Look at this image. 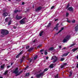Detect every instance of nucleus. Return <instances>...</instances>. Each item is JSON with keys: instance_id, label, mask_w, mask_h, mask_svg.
Masks as SVG:
<instances>
[{"instance_id": "f257e3e1", "label": "nucleus", "mask_w": 78, "mask_h": 78, "mask_svg": "<svg viewBox=\"0 0 78 78\" xmlns=\"http://www.w3.org/2000/svg\"><path fill=\"white\" fill-rule=\"evenodd\" d=\"M1 33L3 35H5L9 34V31L6 30L2 29Z\"/></svg>"}, {"instance_id": "f03ea898", "label": "nucleus", "mask_w": 78, "mask_h": 78, "mask_svg": "<svg viewBox=\"0 0 78 78\" xmlns=\"http://www.w3.org/2000/svg\"><path fill=\"white\" fill-rule=\"evenodd\" d=\"M70 38V36L69 35H67L64 38L62 42L63 43H66V42H67V41H69Z\"/></svg>"}, {"instance_id": "7ed1b4c3", "label": "nucleus", "mask_w": 78, "mask_h": 78, "mask_svg": "<svg viewBox=\"0 0 78 78\" xmlns=\"http://www.w3.org/2000/svg\"><path fill=\"white\" fill-rule=\"evenodd\" d=\"M52 59H54L53 61V63H55L58 60V58L55 56H53L51 57V60H52Z\"/></svg>"}, {"instance_id": "20e7f679", "label": "nucleus", "mask_w": 78, "mask_h": 78, "mask_svg": "<svg viewBox=\"0 0 78 78\" xmlns=\"http://www.w3.org/2000/svg\"><path fill=\"white\" fill-rule=\"evenodd\" d=\"M25 19H26V18H24L23 19L21 20L20 21V23L21 24L23 25V24H25Z\"/></svg>"}, {"instance_id": "39448f33", "label": "nucleus", "mask_w": 78, "mask_h": 78, "mask_svg": "<svg viewBox=\"0 0 78 78\" xmlns=\"http://www.w3.org/2000/svg\"><path fill=\"white\" fill-rule=\"evenodd\" d=\"M44 75V72H42L40 74H37L36 76L37 78H39L40 76H43Z\"/></svg>"}, {"instance_id": "423d86ee", "label": "nucleus", "mask_w": 78, "mask_h": 78, "mask_svg": "<svg viewBox=\"0 0 78 78\" xmlns=\"http://www.w3.org/2000/svg\"><path fill=\"white\" fill-rule=\"evenodd\" d=\"M18 73H19L18 68H16L15 70L12 72L13 73H15V74H17Z\"/></svg>"}, {"instance_id": "0eeeda50", "label": "nucleus", "mask_w": 78, "mask_h": 78, "mask_svg": "<svg viewBox=\"0 0 78 78\" xmlns=\"http://www.w3.org/2000/svg\"><path fill=\"white\" fill-rule=\"evenodd\" d=\"M41 9H42V7L41 6L38 7L35 9V11L36 12H39L41 10Z\"/></svg>"}, {"instance_id": "6e6552de", "label": "nucleus", "mask_w": 78, "mask_h": 78, "mask_svg": "<svg viewBox=\"0 0 78 78\" xmlns=\"http://www.w3.org/2000/svg\"><path fill=\"white\" fill-rule=\"evenodd\" d=\"M68 10L69 11H71V12H73V8L72 7H69L68 9Z\"/></svg>"}, {"instance_id": "1a4fd4ad", "label": "nucleus", "mask_w": 78, "mask_h": 78, "mask_svg": "<svg viewBox=\"0 0 78 78\" xmlns=\"http://www.w3.org/2000/svg\"><path fill=\"white\" fill-rule=\"evenodd\" d=\"M22 19V16H18V15H17L16 17V20H20Z\"/></svg>"}, {"instance_id": "9d476101", "label": "nucleus", "mask_w": 78, "mask_h": 78, "mask_svg": "<svg viewBox=\"0 0 78 78\" xmlns=\"http://www.w3.org/2000/svg\"><path fill=\"white\" fill-rule=\"evenodd\" d=\"M64 27L62 28L61 30H60L58 33H56V34H58V33H61V32L62 31V30H64Z\"/></svg>"}, {"instance_id": "9b49d317", "label": "nucleus", "mask_w": 78, "mask_h": 78, "mask_svg": "<svg viewBox=\"0 0 78 78\" xmlns=\"http://www.w3.org/2000/svg\"><path fill=\"white\" fill-rule=\"evenodd\" d=\"M5 64H3L1 65L0 67L1 69H3L5 68Z\"/></svg>"}, {"instance_id": "f8f14e48", "label": "nucleus", "mask_w": 78, "mask_h": 78, "mask_svg": "<svg viewBox=\"0 0 78 78\" xmlns=\"http://www.w3.org/2000/svg\"><path fill=\"white\" fill-rule=\"evenodd\" d=\"M8 15V13H7V12H6L4 13L3 14V16H4V17H6Z\"/></svg>"}, {"instance_id": "ddd939ff", "label": "nucleus", "mask_w": 78, "mask_h": 78, "mask_svg": "<svg viewBox=\"0 0 78 78\" xmlns=\"http://www.w3.org/2000/svg\"><path fill=\"white\" fill-rule=\"evenodd\" d=\"M75 31L77 32L78 31V24L75 27Z\"/></svg>"}, {"instance_id": "4468645a", "label": "nucleus", "mask_w": 78, "mask_h": 78, "mask_svg": "<svg viewBox=\"0 0 78 78\" xmlns=\"http://www.w3.org/2000/svg\"><path fill=\"white\" fill-rule=\"evenodd\" d=\"M78 49V47L76 48H74V49H72V51L73 52H74V51H76Z\"/></svg>"}, {"instance_id": "2eb2a0df", "label": "nucleus", "mask_w": 78, "mask_h": 78, "mask_svg": "<svg viewBox=\"0 0 78 78\" xmlns=\"http://www.w3.org/2000/svg\"><path fill=\"white\" fill-rule=\"evenodd\" d=\"M69 52H68L67 53H65V54H63L62 55V57H63V56H67V55H69Z\"/></svg>"}, {"instance_id": "dca6fc26", "label": "nucleus", "mask_w": 78, "mask_h": 78, "mask_svg": "<svg viewBox=\"0 0 78 78\" xmlns=\"http://www.w3.org/2000/svg\"><path fill=\"white\" fill-rule=\"evenodd\" d=\"M22 72H23V71H20V72H19V73H18L17 74H16V76H18V75H20V74H21V73H22Z\"/></svg>"}, {"instance_id": "f3484780", "label": "nucleus", "mask_w": 78, "mask_h": 78, "mask_svg": "<svg viewBox=\"0 0 78 78\" xmlns=\"http://www.w3.org/2000/svg\"><path fill=\"white\" fill-rule=\"evenodd\" d=\"M53 65L54 64H51L50 66L49 67L50 68H51V69H52L53 67H54Z\"/></svg>"}, {"instance_id": "a211bd4d", "label": "nucleus", "mask_w": 78, "mask_h": 78, "mask_svg": "<svg viewBox=\"0 0 78 78\" xmlns=\"http://www.w3.org/2000/svg\"><path fill=\"white\" fill-rule=\"evenodd\" d=\"M34 48H30L28 50V51H32L33 50V49Z\"/></svg>"}, {"instance_id": "6ab92c4d", "label": "nucleus", "mask_w": 78, "mask_h": 78, "mask_svg": "<svg viewBox=\"0 0 78 78\" xmlns=\"http://www.w3.org/2000/svg\"><path fill=\"white\" fill-rule=\"evenodd\" d=\"M8 73V70H7L5 71V72L4 73V75H6L7 74V73Z\"/></svg>"}, {"instance_id": "aec40b11", "label": "nucleus", "mask_w": 78, "mask_h": 78, "mask_svg": "<svg viewBox=\"0 0 78 78\" xmlns=\"http://www.w3.org/2000/svg\"><path fill=\"white\" fill-rule=\"evenodd\" d=\"M25 57L24 56L22 57V59H21V62H23V60H24V59H25Z\"/></svg>"}, {"instance_id": "412c9836", "label": "nucleus", "mask_w": 78, "mask_h": 78, "mask_svg": "<svg viewBox=\"0 0 78 78\" xmlns=\"http://www.w3.org/2000/svg\"><path fill=\"white\" fill-rule=\"evenodd\" d=\"M73 73V72H72V71H70L69 72L70 74L69 75V76H71L72 75V73Z\"/></svg>"}, {"instance_id": "4be33fe9", "label": "nucleus", "mask_w": 78, "mask_h": 78, "mask_svg": "<svg viewBox=\"0 0 78 78\" xmlns=\"http://www.w3.org/2000/svg\"><path fill=\"white\" fill-rule=\"evenodd\" d=\"M44 33V31H42L41 33H40V36H42V34Z\"/></svg>"}, {"instance_id": "5701e85b", "label": "nucleus", "mask_w": 78, "mask_h": 78, "mask_svg": "<svg viewBox=\"0 0 78 78\" xmlns=\"http://www.w3.org/2000/svg\"><path fill=\"white\" fill-rule=\"evenodd\" d=\"M55 78H60V77L58 76V74H57L55 76Z\"/></svg>"}, {"instance_id": "b1692460", "label": "nucleus", "mask_w": 78, "mask_h": 78, "mask_svg": "<svg viewBox=\"0 0 78 78\" xmlns=\"http://www.w3.org/2000/svg\"><path fill=\"white\" fill-rule=\"evenodd\" d=\"M49 50H50L51 51H52L53 50V48H51L49 49Z\"/></svg>"}, {"instance_id": "393cba45", "label": "nucleus", "mask_w": 78, "mask_h": 78, "mask_svg": "<svg viewBox=\"0 0 78 78\" xmlns=\"http://www.w3.org/2000/svg\"><path fill=\"white\" fill-rule=\"evenodd\" d=\"M54 29H55L56 30H58V27L56 26L55 27H54Z\"/></svg>"}, {"instance_id": "a878e982", "label": "nucleus", "mask_w": 78, "mask_h": 78, "mask_svg": "<svg viewBox=\"0 0 78 78\" xmlns=\"http://www.w3.org/2000/svg\"><path fill=\"white\" fill-rule=\"evenodd\" d=\"M23 50L22 51H21L20 53L19 54L20 55H22V53H23Z\"/></svg>"}, {"instance_id": "bb28decb", "label": "nucleus", "mask_w": 78, "mask_h": 78, "mask_svg": "<svg viewBox=\"0 0 78 78\" xmlns=\"http://www.w3.org/2000/svg\"><path fill=\"white\" fill-rule=\"evenodd\" d=\"M75 44H76V43H73V44H71L70 46V47H72L73 46L75 45Z\"/></svg>"}, {"instance_id": "cd10ccee", "label": "nucleus", "mask_w": 78, "mask_h": 78, "mask_svg": "<svg viewBox=\"0 0 78 78\" xmlns=\"http://www.w3.org/2000/svg\"><path fill=\"white\" fill-rule=\"evenodd\" d=\"M48 68L45 69H44V71H43V72H44V73L45 72H46V71H47V70H48Z\"/></svg>"}, {"instance_id": "c85d7f7f", "label": "nucleus", "mask_w": 78, "mask_h": 78, "mask_svg": "<svg viewBox=\"0 0 78 78\" xmlns=\"http://www.w3.org/2000/svg\"><path fill=\"white\" fill-rule=\"evenodd\" d=\"M17 12H19V10H16L14 11V12H15V13H17Z\"/></svg>"}, {"instance_id": "c756f323", "label": "nucleus", "mask_w": 78, "mask_h": 78, "mask_svg": "<svg viewBox=\"0 0 78 78\" xmlns=\"http://www.w3.org/2000/svg\"><path fill=\"white\" fill-rule=\"evenodd\" d=\"M51 25V23H49L48 25H47V27H49Z\"/></svg>"}, {"instance_id": "7c9ffc66", "label": "nucleus", "mask_w": 78, "mask_h": 78, "mask_svg": "<svg viewBox=\"0 0 78 78\" xmlns=\"http://www.w3.org/2000/svg\"><path fill=\"white\" fill-rule=\"evenodd\" d=\"M5 22H8V18H7L5 20Z\"/></svg>"}, {"instance_id": "2f4dec72", "label": "nucleus", "mask_w": 78, "mask_h": 78, "mask_svg": "<svg viewBox=\"0 0 78 78\" xmlns=\"http://www.w3.org/2000/svg\"><path fill=\"white\" fill-rule=\"evenodd\" d=\"M37 55H36L34 57V59H37Z\"/></svg>"}, {"instance_id": "473e14b6", "label": "nucleus", "mask_w": 78, "mask_h": 78, "mask_svg": "<svg viewBox=\"0 0 78 78\" xmlns=\"http://www.w3.org/2000/svg\"><path fill=\"white\" fill-rule=\"evenodd\" d=\"M29 74H30L29 73H27L26 74V76H29Z\"/></svg>"}, {"instance_id": "72a5a7b5", "label": "nucleus", "mask_w": 78, "mask_h": 78, "mask_svg": "<svg viewBox=\"0 0 78 78\" xmlns=\"http://www.w3.org/2000/svg\"><path fill=\"white\" fill-rule=\"evenodd\" d=\"M72 23H75V20H73L72 21Z\"/></svg>"}, {"instance_id": "f704fd0d", "label": "nucleus", "mask_w": 78, "mask_h": 78, "mask_svg": "<svg viewBox=\"0 0 78 78\" xmlns=\"http://www.w3.org/2000/svg\"><path fill=\"white\" fill-rule=\"evenodd\" d=\"M29 57V55H28V54H27L25 57V58H28Z\"/></svg>"}, {"instance_id": "c9c22d12", "label": "nucleus", "mask_w": 78, "mask_h": 78, "mask_svg": "<svg viewBox=\"0 0 78 78\" xmlns=\"http://www.w3.org/2000/svg\"><path fill=\"white\" fill-rule=\"evenodd\" d=\"M69 6H70V4L68 3V5H67V6L66 7V8H69Z\"/></svg>"}, {"instance_id": "e433bc0d", "label": "nucleus", "mask_w": 78, "mask_h": 78, "mask_svg": "<svg viewBox=\"0 0 78 78\" xmlns=\"http://www.w3.org/2000/svg\"><path fill=\"white\" fill-rule=\"evenodd\" d=\"M20 56V55L19 54L18 55L16 56V58H18Z\"/></svg>"}, {"instance_id": "4c0bfd02", "label": "nucleus", "mask_w": 78, "mask_h": 78, "mask_svg": "<svg viewBox=\"0 0 78 78\" xmlns=\"http://www.w3.org/2000/svg\"><path fill=\"white\" fill-rule=\"evenodd\" d=\"M64 58H61V61H64Z\"/></svg>"}, {"instance_id": "58836bf2", "label": "nucleus", "mask_w": 78, "mask_h": 78, "mask_svg": "<svg viewBox=\"0 0 78 78\" xmlns=\"http://www.w3.org/2000/svg\"><path fill=\"white\" fill-rule=\"evenodd\" d=\"M58 47H59V48H60V49H61V48H62V47L61 45H58Z\"/></svg>"}, {"instance_id": "ea45409f", "label": "nucleus", "mask_w": 78, "mask_h": 78, "mask_svg": "<svg viewBox=\"0 0 78 78\" xmlns=\"http://www.w3.org/2000/svg\"><path fill=\"white\" fill-rule=\"evenodd\" d=\"M55 8V6H53L51 7V9H53V8Z\"/></svg>"}, {"instance_id": "a19ab883", "label": "nucleus", "mask_w": 78, "mask_h": 78, "mask_svg": "<svg viewBox=\"0 0 78 78\" xmlns=\"http://www.w3.org/2000/svg\"><path fill=\"white\" fill-rule=\"evenodd\" d=\"M30 48V46H28L26 47V49H28V48Z\"/></svg>"}, {"instance_id": "79ce46f5", "label": "nucleus", "mask_w": 78, "mask_h": 78, "mask_svg": "<svg viewBox=\"0 0 78 78\" xmlns=\"http://www.w3.org/2000/svg\"><path fill=\"white\" fill-rule=\"evenodd\" d=\"M41 46H42L41 44L39 45H38L37 46V48H39V47H41Z\"/></svg>"}, {"instance_id": "37998d69", "label": "nucleus", "mask_w": 78, "mask_h": 78, "mask_svg": "<svg viewBox=\"0 0 78 78\" xmlns=\"http://www.w3.org/2000/svg\"><path fill=\"white\" fill-rule=\"evenodd\" d=\"M47 54H48V52H45L44 53V55H47Z\"/></svg>"}, {"instance_id": "c03bdc74", "label": "nucleus", "mask_w": 78, "mask_h": 78, "mask_svg": "<svg viewBox=\"0 0 78 78\" xmlns=\"http://www.w3.org/2000/svg\"><path fill=\"white\" fill-rule=\"evenodd\" d=\"M44 51V49H41V50H40V52H42V51Z\"/></svg>"}, {"instance_id": "a18cd8bd", "label": "nucleus", "mask_w": 78, "mask_h": 78, "mask_svg": "<svg viewBox=\"0 0 78 78\" xmlns=\"http://www.w3.org/2000/svg\"><path fill=\"white\" fill-rule=\"evenodd\" d=\"M11 21H10L8 23V25H9L11 24Z\"/></svg>"}, {"instance_id": "49530a36", "label": "nucleus", "mask_w": 78, "mask_h": 78, "mask_svg": "<svg viewBox=\"0 0 78 78\" xmlns=\"http://www.w3.org/2000/svg\"><path fill=\"white\" fill-rule=\"evenodd\" d=\"M69 13H66V17H67L68 16H69Z\"/></svg>"}, {"instance_id": "de8ad7c7", "label": "nucleus", "mask_w": 78, "mask_h": 78, "mask_svg": "<svg viewBox=\"0 0 78 78\" xmlns=\"http://www.w3.org/2000/svg\"><path fill=\"white\" fill-rule=\"evenodd\" d=\"M28 67H29V66H27L25 69V70H26V69H27V68H28Z\"/></svg>"}, {"instance_id": "09e8293b", "label": "nucleus", "mask_w": 78, "mask_h": 78, "mask_svg": "<svg viewBox=\"0 0 78 78\" xmlns=\"http://www.w3.org/2000/svg\"><path fill=\"white\" fill-rule=\"evenodd\" d=\"M61 69H62V68H64V65H62L61 66Z\"/></svg>"}, {"instance_id": "8fccbe9b", "label": "nucleus", "mask_w": 78, "mask_h": 78, "mask_svg": "<svg viewBox=\"0 0 78 78\" xmlns=\"http://www.w3.org/2000/svg\"><path fill=\"white\" fill-rule=\"evenodd\" d=\"M11 66H7V69H9V68Z\"/></svg>"}, {"instance_id": "3c124183", "label": "nucleus", "mask_w": 78, "mask_h": 78, "mask_svg": "<svg viewBox=\"0 0 78 78\" xmlns=\"http://www.w3.org/2000/svg\"><path fill=\"white\" fill-rule=\"evenodd\" d=\"M66 65H67V63H64L63 64V65L64 66H66Z\"/></svg>"}, {"instance_id": "603ef678", "label": "nucleus", "mask_w": 78, "mask_h": 78, "mask_svg": "<svg viewBox=\"0 0 78 78\" xmlns=\"http://www.w3.org/2000/svg\"><path fill=\"white\" fill-rule=\"evenodd\" d=\"M66 22H68V23H70V21L68 20H67Z\"/></svg>"}, {"instance_id": "864d4df0", "label": "nucleus", "mask_w": 78, "mask_h": 78, "mask_svg": "<svg viewBox=\"0 0 78 78\" xmlns=\"http://www.w3.org/2000/svg\"><path fill=\"white\" fill-rule=\"evenodd\" d=\"M24 4H25V2H22V5H24Z\"/></svg>"}, {"instance_id": "5fc2aeb1", "label": "nucleus", "mask_w": 78, "mask_h": 78, "mask_svg": "<svg viewBox=\"0 0 78 78\" xmlns=\"http://www.w3.org/2000/svg\"><path fill=\"white\" fill-rule=\"evenodd\" d=\"M58 25H59V24L57 23V24L56 27H58Z\"/></svg>"}, {"instance_id": "6e6d98bb", "label": "nucleus", "mask_w": 78, "mask_h": 78, "mask_svg": "<svg viewBox=\"0 0 78 78\" xmlns=\"http://www.w3.org/2000/svg\"><path fill=\"white\" fill-rule=\"evenodd\" d=\"M13 28H14V29H16V26H14V27H13Z\"/></svg>"}, {"instance_id": "4d7b16f0", "label": "nucleus", "mask_w": 78, "mask_h": 78, "mask_svg": "<svg viewBox=\"0 0 78 78\" xmlns=\"http://www.w3.org/2000/svg\"><path fill=\"white\" fill-rule=\"evenodd\" d=\"M48 59V57H46V59Z\"/></svg>"}, {"instance_id": "13d9d810", "label": "nucleus", "mask_w": 78, "mask_h": 78, "mask_svg": "<svg viewBox=\"0 0 78 78\" xmlns=\"http://www.w3.org/2000/svg\"><path fill=\"white\" fill-rule=\"evenodd\" d=\"M58 20V19H55V22H56V21H57V20Z\"/></svg>"}, {"instance_id": "bf43d9fd", "label": "nucleus", "mask_w": 78, "mask_h": 78, "mask_svg": "<svg viewBox=\"0 0 78 78\" xmlns=\"http://www.w3.org/2000/svg\"><path fill=\"white\" fill-rule=\"evenodd\" d=\"M32 61V59H31V60L30 61V62H31Z\"/></svg>"}, {"instance_id": "052dcab7", "label": "nucleus", "mask_w": 78, "mask_h": 78, "mask_svg": "<svg viewBox=\"0 0 78 78\" xmlns=\"http://www.w3.org/2000/svg\"><path fill=\"white\" fill-rule=\"evenodd\" d=\"M36 42V40H34L33 41V42H34H34Z\"/></svg>"}, {"instance_id": "680f3d73", "label": "nucleus", "mask_w": 78, "mask_h": 78, "mask_svg": "<svg viewBox=\"0 0 78 78\" xmlns=\"http://www.w3.org/2000/svg\"><path fill=\"white\" fill-rule=\"evenodd\" d=\"M76 67L77 68H78V64H77Z\"/></svg>"}, {"instance_id": "e2e57ef3", "label": "nucleus", "mask_w": 78, "mask_h": 78, "mask_svg": "<svg viewBox=\"0 0 78 78\" xmlns=\"http://www.w3.org/2000/svg\"><path fill=\"white\" fill-rule=\"evenodd\" d=\"M12 64H13V63L12 62V63H11V66H12Z\"/></svg>"}, {"instance_id": "0e129e2a", "label": "nucleus", "mask_w": 78, "mask_h": 78, "mask_svg": "<svg viewBox=\"0 0 78 78\" xmlns=\"http://www.w3.org/2000/svg\"><path fill=\"white\" fill-rule=\"evenodd\" d=\"M66 48H63V49L64 50H65V49H66Z\"/></svg>"}, {"instance_id": "69168bd1", "label": "nucleus", "mask_w": 78, "mask_h": 78, "mask_svg": "<svg viewBox=\"0 0 78 78\" xmlns=\"http://www.w3.org/2000/svg\"><path fill=\"white\" fill-rule=\"evenodd\" d=\"M76 58H77V59H78V55H77Z\"/></svg>"}, {"instance_id": "338daca9", "label": "nucleus", "mask_w": 78, "mask_h": 78, "mask_svg": "<svg viewBox=\"0 0 78 78\" xmlns=\"http://www.w3.org/2000/svg\"><path fill=\"white\" fill-rule=\"evenodd\" d=\"M0 78H3V77L0 76Z\"/></svg>"}, {"instance_id": "774afa93", "label": "nucleus", "mask_w": 78, "mask_h": 78, "mask_svg": "<svg viewBox=\"0 0 78 78\" xmlns=\"http://www.w3.org/2000/svg\"><path fill=\"white\" fill-rule=\"evenodd\" d=\"M34 78L33 76H32L31 78Z\"/></svg>"}]
</instances>
